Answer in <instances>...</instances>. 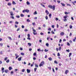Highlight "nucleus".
<instances>
[{"mask_svg": "<svg viewBox=\"0 0 76 76\" xmlns=\"http://www.w3.org/2000/svg\"><path fill=\"white\" fill-rule=\"evenodd\" d=\"M41 6H43V7H45V5H43V4H41Z\"/></svg>", "mask_w": 76, "mask_h": 76, "instance_id": "nucleus-29", "label": "nucleus"}, {"mask_svg": "<svg viewBox=\"0 0 76 76\" xmlns=\"http://www.w3.org/2000/svg\"><path fill=\"white\" fill-rule=\"evenodd\" d=\"M14 72L13 71H11V74H13Z\"/></svg>", "mask_w": 76, "mask_h": 76, "instance_id": "nucleus-64", "label": "nucleus"}, {"mask_svg": "<svg viewBox=\"0 0 76 76\" xmlns=\"http://www.w3.org/2000/svg\"><path fill=\"white\" fill-rule=\"evenodd\" d=\"M72 27H73V26H72V25L70 26L69 28L70 29H72Z\"/></svg>", "mask_w": 76, "mask_h": 76, "instance_id": "nucleus-38", "label": "nucleus"}, {"mask_svg": "<svg viewBox=\"0 0 76 76\" xmlns=\"http://www.w3.org/2000/svg\"><path fill=\"white\" fill-rule=\"evenodd\" d=\"M45 18L46 19V20H48V16H46L45 17Z\"/></svg>", "mask_w": 76, "mask_h": 76, "instance_id": "nucleus-24", "label": "nucleus"}, {"mask_svg": "<svg viewBox=\"0 0 76 76\" xmlns=\"http://www.w3.org/2000/svg\"><path fill=\"white\" fill-rule=\"evenodd\" d=\"M61 47L60 46L59 47V48L58 49L59 51H60V50H61Z\"/></svg>", "mask_w": 76, "mask_h": 76, "instance_id": "nucleus-52", "label": "nucleus"}, {"mask_svg": "<svg viewBox=\"0 0 76 76\" xmlns=\"http://www.w3.org/2000/svg\"><path fill=\"white\" fill-rule=\"evenodd\" d=\"M15 28H18V26L17 25H15Z\"/></svg>", "mask_w": 76, "mask_h": 76, "instance_id": "nucleus-62", "label": "nucleus"}, {"mask_svg": "<svg viewBox=\"0 0 76 76\" xmlns=\"http://www.w3.org/2000/svg\"><path fill=\"white\" fill-rule=\"evenodd\" d=\"M70 14V12H69V13L67 12H65V15H68V14Z\"/></svg>", "mask_w": 76, "mask_h": 76, "instance_id": "nucleus-13", "label": "nucleus"}, {"mask_svg": "<svg viewBox=\"0 0 76 76\" xmlns=\"http://www.w3.org/2000/svg\"><path fill=\"white\" fill-rule=\"evenodd\" d=\"M33 56H37V53H33Z\"/></svg>", "mask_w": 76, "mask_h": 76, "instance_id": "nucleus-17", "label": "nucleus"}, {"mask_svg": "<svg viewBox=\"0 0 76 76\" xmlns=\"http://www.w3.org/2000/svg\"><path fill=\"white\" fill-rule=\"evenodd\" d=\"M9 61H10L9 60V59H8V60L6 61L7 63H9Z\"/></svg>", "mask_w": 76, "mask_h": 76, "instance_id": "nucleus-40", "label": "nucleus"}, {"mask_svg": "<svg viewBox=\"0 0 76 76\" xmlns=\"http://www.w3.org/2000/svg\"><path fill=\"white\" fill-rule=\"evenodd\" d=\"M10 15L12 16H14V14H13V12L11 11V12H10Z\"/></svg>", "mask_w": 76, "mask_h": 76, "instance_id": "nucleus-3", "label": "nucleus"}, {"mask_svg": "<svg viewBox=\"0 0 76 76\" xmlns=\"http://www.w3.org/2000/svg\"><path fill=\"white\" fill-rule=\"evenodd\" d=\"M25 11H26V12L27 13H28V12H29V10H26Z\"/></svg>", "mask_w": 76, "mask_h": 76, "instance_id": "nucleus-12", "label": "nucleus"}, {"mask_svg": "<svg viewBox=\"0 0 76 76\" xmlns=\"http://www.w3.org/2000/svg\"><path fill=\"white\" fill-rule=\"evenodd\" d=\"M4 71L5 72V73H7L8 72H9V70H8L7 69L5 70Z\"/></svg>", "mask_w": 76, "mask_h": 76, "instance_id": "nucleus-14", "label": "nucleus"}, {"mask_svg": "<svg viewBox=\"0 0 76 76\" xmlns=\"http://www.w3.org/2000/svg\"><path fill=\"white\" fill-rule=\"evenodd\" d=\"M70 44L68 42H67V45L68 46H70Z\"/></svg>", "mask_w": 76, "mask_h": 76, "instance_id": "nucleus-33", "label": "nucleus"}, {"mask_svg": "<svg viewBox=\"0 0 76 76\" xmlns=\"http://www.w3.org/2000/svg\"><path fill=\"white\" fill-rule=\"evenodd\" d=\"M26 4H27L28 5L30 4L29 3V2H28V1H27L26 2Z\"/></svg>", "mask_w": 76, "mask_h": 76, "instance_id": "nucleus-28", "label": "nucleus"}, {"mask_svg": "<svg viewBox=\"0 0 76 76\" xmlns=\"http://www.w3.org/2000/svg\"><path fill=\"white\" fill-rule=\"evenodd\" d=\"M27 22H31V20H29V19H27Z\"/></svg>", "mask_w": 76, "mask_h": 76, "instance_id": "nucleus-21", "label": "nucleus"}, {"mask_svg": "<svg viewBox=\"0 0 76 76\" xmlns=\"http://www.w3.org/2000/svg\"><path fill=\"white\" fill-rule=\"evenodd\" d=\"M21 59H22V58L21 57L19 58H18V61H21Z\"/></svg>", "mask_w": 76, "mask_h": 76, "instance_id": "nucleus-10", "label": "nucleus"}, {"mask_svg": "<svg viewBox=\"0 0 76 76\" xmlns=\"http://www.w3.org/2000/svg\"><path fill=\"white\" fill-rule=\"evenodd\" d=\"M22 72H25V69H23L22 70Z\"/></svg>", "mask_w": 76, "mask_h": 76, "instance_id": "nucleus-43", "label": "nucleus"}, {"mask_svg": "<svg viewBox=\"0 0 76 76\" xmlns=\"http://www.w3.org/2000/svg\"><path fill=\"white\" fill-rule=\"evenodd\" d=\"M33 60H35L36 59V58L34 57L33 58Z\"/></svg>", "mask_w": 76, "mask_h": 76, "instance_id": "nucleus-63", "label": "nucleus"}, {"mask_svg": "<svg viewBox=\"0 0 76 76\" xmlns=\"http://www.w3.org/2000/svg\"><path fill=\"white\" fill-rule=\"evenodd\" d=\"M16 17L17 18H20V16H19V15H17L16 16Z\"/></svg>", "mask_w": 76, "mask_h": 76, "instance_id": "nucleus-25", "label": "nucleus"}, {"mask_svg": "<svg viewBox=\"0 0 76 76\" xmlns=\"http://www.w3.org/2000/svg\"><path fill=\"white\" fill-rule=\"evenodd\" d=\"M55 20H56V21H57V20H58V18H56Z\"/></svg>", "mask_w": 76, "mask_h": 76, "instance_id": "nucleus-55", "label": "nucleus"}, {"mask_svg": "<svg viewBox=\"0 0 76 76\" xmlns=\"http://www.w3.org/2000/svg\"><path fill=\"white\" fill-rule=\"evenodd\" d=\"M49 16L50 17V18H51V14H49Z\"/></svg>", "mask_w": 76, "mask_h": 76, "instance_id": "nucleus-31", "label": "nucleus"}, {"mask_svg": "<svg viewBox=\"0 0 76 76\" xmlns=\"http://www.w3.org/2000/svg\"><path fill=\"white\" fill-rule=\"evenodd\" d=\"M48 31H51V28H48Z\"/></svg>", "mask_w": 76, "mask_h": 76, "instance_id": "nucleus-58", "label": "nucleus"}, {"mask_svg": "<svg viewBox=\"0 0 76 76\" xmlns=\"http://www.w3.org/2000/svg\"><path fill=\"white\" fill-rule=\"evenodd\" d=\"M37 14H38V13L36 11H35L34 13V15H37Z\"/></svg>", "mask_w": 76, "mask_h": 76, "instance_id": "nucleus-19", "label": "nucleus"}, {"mask_svg": "<svg viewBox=\"0 0 76 76\" xmlns=\"http://www.w3.org/2000/svg\"><path fill=\"white\" fill-rule=\"evenodd\" d=\"M15 24H19V22H15Z\"/></svg>", "mask_w": 76, "mask_h": 76, "instance_id": "nucleus-51", "label": "nucleus"}, {"mask_svg": "<svg viewBox=\"0 0 76 76\" xmlns=\"http://www.w3.org/2000/svg\"><path fill=\"white\" fill-rule=\"evenodd\" d=\"M38 51H41V50H40V49H37Z\"/></svg>", "mask_w": 76, "mask_h": 76, "instance_id": "nucleus-49", "label": "nucleus"}, {"mask_svg": "<svg viewBox=\"0 0 76 76\" xmlns=\"http://www.w3.org/2000/svg\"><path fill=\"white\" fill-rule=\"evenodd\" d=\"M71 55H72V53H70L69 54V57H70V56H71Z\"/></svg>", "mask_w": 76, "mask_h": 76, "instance_id": "nucleus-32", "label": "nucleus"}, {"mask_svg": "<svg viewBox=\"0 0 76 76\" xmlns=\"http://www.w3.org/2000/svg\"><path fill=\"white\" fill-rule=\"evenodd\" d=\"M27 72L28 73H29L30 72V70L28 69H27Z\"/></svg>", "mask_w": 76, "mask_h": 76, "instance_id": "nucleus-8", "label": "nucleus"}, {"mask_svg": "<svg viewBox=\"0 0 76 76\" xmlns=\"http://www.w3.org/2000/svg\"><path fill=\"white\" fill-rule=\"evenodd\" d=\"M12 4H16L15 3V2L14 1H12Z\"/></svg>", "mask_w": 76, "mask_h": 76, "instance_id": "nucleus-30", "label": "nucleus"}, {"mask_svg": "<svg viewBox=\"0 0 76 76\" xmlns=\"http://www.w3.org/2000/svg\"><path fill=\"white\" fill-rule=\"evenodd\" d=\"M8 6H11L12 5V4L10 2H9L7 4Z\"/></svg>", "mask_w": 76, "mask_h": 76, "instance_id": "nucleus-11", "label": "nucleus"}, {"mask_svg": "<svg viewBox=\"0 0 76 76\" xmlns=\"http://www.w3.org/2000/svg\"><path fill=\"white\" fill-rule=\"evenodd\" d=\"M46 46H47V47H48L49 45V44L48 43H46Z\"/></svg>", "mask_w": 76, "mask_h": 76, "instance_id": "nucleus-42", "label": "nucleus"}, {"mask_svg": "<svg viewBox=\"0 0 76 76\" xmlns=\"http://www.w3.org/2000/svg\"><path fill=\"white\" fill-rule=\"evenodd\" d=\"M20 16L21 17H23L24 16V15H23V14H20Z\"/></svg>", "mask_w": 76, "mask_h": 76, "instance_id": "nucleus-23", "label": "nucleus"}, {"mask_svg": "<svg viewBox=\"0 0 76 76\" xmlns=\"http://www.w3.org/2000/svg\"><path fill=\"white\" fill-rule=\"evenodd\" d=\"M57 2L58 3H60V1H57Z\"/></svg>", "mask_w": 76, "mask_h": 76, "instance_id": "nucleus-57", "label": "nucleus"}, {"mask_svg": "<svg viewBox=\"0 0 76 76\" xmlns=\"http://www.w3.org/2000/svg\"><path fill=\"white\" fill-rule=\"evenodd\" d=\"M21 55H22V56H24V53H20Z\"/></svg>", "mask_w": 76, "mask_h": 76, "instance_id": "nucleus-35", "label": "nucleus"}, {"mask_svg": "<svg viewBox=\"0 0 76 76\" xmlns=\"http://www.w3.org/2000/svg\"><path fill=\"white\" fill-rule=\"evenodd\" d=\"M68 17V15H66L64 17V19H67V18Z\"/></svg>", "mask_w": 76, "mask_h": 76, "instance_id": "nucleus-7", "label": "nucleus"}, {"mask_svg": "<svg viewBox=\"0 0 76 76\" xmlns=\"http://www.w3.org/2000/svg\"><path fill=\"white\" fill-rule=\"evenodd\" d=\"M48 7L49 8H50L51 9H52L53 10H55V7H56L55 5H54L53 6L51 5H49L48 6Z\"/></svg>", "mask_w": 76, "mask_h": 76, "instance_id": "nucleus-1", "label": "nucleus"}, {"mask_svg": "<svg viewBox=\"0 0 76 76\" xmlns=\"http://www.w3.org/2000/svg\"><path fill=\"white\" fill-rule=\"evenodd\" d=\"M19 30H20V28H19L17 29V31H19Z\"/></svg>", "mask_w": 76, "mask_h": 76, "instance_id": "nucleus-60", "label": "nucleus"}, {"mask_svg": "<svg viewBox=\"0 0 76 76\" xmlns=\"http://www.w3.org/2000/svg\"><path fill=\"white\" fill-rule=\"evenodd\" d=\"M57 56H60V53H58Z\"/></svg>", "mask_w": 76, "mask_h": 76, "instance_id": "nucleus-45", "label": "nucleus"}, {"mask_svg": "<svg viewBox=\"0 0 76 76\" xmlns=\"http://www.w3.org/2000/svg\"><path fill=\"white\" fill-rule=\"evenodd\" d=\"M4 68L3 67H2V69H1V70L2 71H4Z\"/></svg>", "mask_w": 76, "mask_h": 76, "instance_id": "nucleus-48", "label": "nucleus"}, {"mask_svg": "<svg viewBox=\"0 0 76 76\" xmlns=\"http://www.w3.org/2000/svg\"><path fill=\"white\" fill-rule=\"evenodd\" d=\"M66 51H67V52H68V53H69L70 52V50H66Z\"/></svg>", "mask_w": 76, "mask_h": 76, "instance_id": "nucleus-36", "label": "nucleus"}, {"mask_svg": "<svg viewBox=\"0 0 76 76\" xmlns=\"http://www.w3.org/2000/svg\"><path fill=\"white\" fill-rule=\"evenodd\" d=\"M45 52H47V51H48V50H47L46 49H45Z\"/></svg>", "mask_w": 76, "mask_h": 76, "instance_id": "nucleus-47", "label": "nucleus"}, {"mask_svg": "<svg viewBox=\"0 0 76 76\" xmlns=\"http://www.w3.org/2000/svg\"><path fill=\"white\" fill-rule=\"evenodd\" d=\"M64 22H66V21H67V19H64Z\"/></svg>", "mask_w": 76, "mask_h": 76, "instance_id": "nucleus-50", "label": "nucleus"}, {"mask_svg": "<svg viewBox=\"0 0 76 76\" xmlns=\"http://www.w3.org/2000/svg\"><path fill=\"white\" fill-rule=\"evenodd\" d=\"M7 58H7V57L5 58L4 59V60L5 61H6V60H7Z\"/></svg>", "mask_w": 76, "mask_h": 76, "instance_id": "nucleus-20", "label": "nucleus"}, {"mask_svg": "<svg viewBox=\"0 0 76 76\" xmlns=\"http://www.w3.org/2000/svg\"><path fill=\"white\" fill-rule=\"evenodd\" d=\"M27 36H28V37H30V34H28V35H27Z\"/></svg>", "mask_w": 76, "mask_h": 76, "instance_id": "nucleus-37", "label": "nucleus"}, {"mask_svg": "<svg viewBox=\"0 0 76 76\" xmlns=\"http://www.w3.org/2000/svg\"><path fill=\"white\" fill-rule=\"evenodd\" d=\"M54 63L55 64H58V62H57V61H54Z\"/></svg>", "mask_w": 76, "mask_h": 76, "instance_id": "nucleus-22", "label": "nucleus"}, {"mask_svg": "<svg viewBox=\"0 0 76 76\" xmlns=\"http://www.w3.org/2000/svg\"><path fill=\"white\" fill-rule=\"evenodd\" d=\"M32 29L33 30V31L34 32H36V30H34V29L33 27L32 28Z\"/></svg>", "mask_w": 76, "mask_h": 76, "instance_id": "nucleus-9", "label": "nucleus"}, {"mask_svg": "<svg viewBox=\"0 0 76 76\" xmlns=\"http://www.w3.org/2000/svg\"><path fill=\"white\" fill-rule=\"evenodd\" d=\"M60 35H61V36H63V35H64V33L63 32H62L60 33Z\"/></svg>", "mask_w": 76, "mask_h": 76, "instance_id": "nucleus-6", "label": "nucleus"}, {"mask_svg": "<svg viewBox=\"0 0 76 76\" xmlns=\"http://www.w3.org/2000/svg\"><path fill=\"white\" fill-rule=\"evenodd\" d=\"M51 33H52V34H55L54 32V31H51Z\"/></svg>", "mask_w": 76, "mask_h": 76, "instance_id": "nucleus-53", "label": "nucleus"}, {"mask_svg": "<svg viewBox=\"0 0 76 76\" xmlns=\"http://www.w3.org/2000/svg\"><path fill=\"white\" fill-rule=\"evenodd\" d=\"M33 34H34V35H37V33H35V32H33Z\"/></svg>", "mask_w": 76, "mask_h": 76, "instance_id": "nucleus-56", "label": "nucleus"}, {"mask_svg": "<svg viewBox=\"0 0 76 76\" xmlns=\"http://www.w3.org/2000/svg\"><path fill=\"white\" fill-rule=\"evenodd\" d=\"M11 18H12V19H15V17H14V16H12L11 17Z\"/></svg>", "mask_w": 76, "mask_h": 76, "instance_id": "nucleus-46", "label": "nucleus"}, {"mask_svg": "<svg viewBox=\"0 0 76 76\" xmlns=\"http://www.w3.org/2000/svg\"><path fill=\"white\" fill-rule=\"evenodd\" d=\"M32 24L34 26V25H35V23H33Z\"/></svg>", "mask_w": 76, "mask_h": 76, "instance_id": "nucleus-59", "label": "nucleus"}, {"mask_svg": "<svg viewBox=\"0 0 76 76\" xmlns=\"http://www.w3.org/2000/svg\"><path fill=\"white\" fill-rule=\"evenodd\" d=\"M45 13L47 14V15H49V12L48 10H46L45 11Z\"/></svg>", "mask_w": 76, "mask_h": 76, "instance_id": "nucleus-4", "label": "nucleus"}, {"mask_svg": "<svg viewBox=\"0 0 76 76\" xmlns=\"http://www.w3.org/2000/svg\"><path fill=\"white\" fill-rule=\"evenodd\" d=\"M61 4H62L63 6H65V4L63 3H61Z\"/></svg>", "mask_w": 76, "mask_h": 76, "instance_id": "nucleus-18", "label": "nucleus"}, {"mask_svg": "<svg viewBox=\"0 0 76 76\" xmlns=\"http://www.w3.org/2000/svg\"><path fill=\"white\" fill-rule=\"evenodd\" d=\"M72 35V33H70V34H69V36L70 37H71Z\"/></svg>", "mask_w": 76, "mask_h": 76, "instance_id": "nucleus-54", "label": "nucleus"}, {"mask_svg": "<svg viewBox=\"0 0 76 76\" xmlns=\"http://www.w3.org/2000/svg\"><path fill=\"white\" fill-rule=\"evenodd\" d=\"M37 69V68H35L34 69V72H36V70Z\"/></svg>", "mask_w": 76, "mask_h": 76, "instance_id": "nucleus-39", "label": "nucleus"}, {"mask_svg": "<svg viewBox=\"0 0 76 76\" xmlns=\"http://www.w3.org/2000/svg\"><path fill=\"white\" fill-rule=\"evenodd\" d=\"M52 28H54V25H52Z\"/></svg>", "mask_w": 76, "mask_h": 76, "instance_id": "nucleus-61", "label": "nucleus"}, {"mask_svg": "<svg viewBox=\"0 0 76 76\" xmlns=\"http://www.w3.org/2000/svg\"><path fill=\"white\" fill-rule=\"evenodd\" d=\"M0 45H1V46H3V44L2 43H0Z\"/></svg>", "mask_w": 76, "mask_h": 76, "instance_id": "nucleus-44", "label": "nucleus"}, {"mask_svg": "<svg viewBox=\"0 0 76 76\" xmlns=\"http://www.w3.org/2000/svg\"><path fill=\"white\" fill-rule=\"evenodd\" d=\"M8 39H10V40H12V38L10 37H8Z\"/></svg>", "mask_w": 76, "mask_h": 76, "instance_id": "nucleus-15", "label": "nucleus"}, {"mask_svg": "<svg viewBox=\"0 0 76 76\" xmlns=\"http://www.w3.org/2000/svg\"><path fill=\"white\" fill-rule=\"evenodd\" d=\"M69 73V70H66L65 72V73L66 75H67V73Z\"/></svg>", "mask_w": 76, "mask_h": 76, "instance_id": "nucleus-5", "label": "nucleus"}, {"mask_svg": "<svg viewBox=\"0 0 76 76\" xmlns=\"http://www.w3.org/2000/svg\"><path fill=\"white\" fill-rule=\"evenodd\" d=\"M12 69V67L10 66L9 67V70H11Z\"/></svg>", "mask_w": 76, "mask_h": 76, "instance_id": "nucleus-16", "label": "nucleus"}, {"mask_svg": "<svg viewBox=\"0 0 76 76\" xmlns=\"http://www.w3.org/2000/svg\"><path fill=\"white\" fill-rule=\"evenodd\" d=\"M28 45L29 47H30L31 45V44L29 43H28Z\"/></svg>", "mask_w": 76, "mask_h": 76, "instance_id": "nucleus-34", "label": "nucleus"}, {"mask_svg": "<svg viewBox=\"0 0 76 76\" xmlns=\"http://www.w3.org/2000/svg\"><path fill=\"white\" fill-rule=\"evenodd\" d=\"M27 39H28V40H31V38L29 37H28L27 38Z\"/></svg>", "mask_w": 76, "mask_h": 76, "instance_id": "nucleus-41", "label": "nucleus"}, {"mask_svg": "<svg viewBox=\"0 0 76 76\" xmlns=\"http://www.w3.org/2000/svg\"><path fill=\"white\" fill-rule=\"evenodd\" d=\"M48 59L50 61H51V60H52V58H48Z\"/></svg>", "mask_w": 76, "mask_h": 76, "instance_id": "nucleus-27", "label": "nucleus"}, {"mask_svg": "<svg viewBox=\"0 0 76 76\" xmlns=\"http://www.w3.org/2000/svg\"><path fill=\"white\" fill-rule=\"evenodd\" d=\"M35 67H38V66L36 64H35Z\"/></svg>", "mask_w": 76, "mask_h": 76, "instance_id": "nucleus-26", "label": "nucleus"}, {"mask_svg": "<svg viewBox=\"0 0 76 76\" xmlns=\"http://www.w3.org/2000/svg\"><path fill=\"white\" fill-rule=\"evenodd\" d=\"M44 64V61L42 62L39 65V67H41V66H42Z\"/></svg>", "mask_w": 76, "mask_h": 76, "instance_id": "nucleus-2", "label": "nucleus"}]
</instances>
